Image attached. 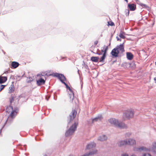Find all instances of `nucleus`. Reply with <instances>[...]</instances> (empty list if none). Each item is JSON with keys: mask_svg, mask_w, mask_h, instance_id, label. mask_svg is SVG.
I'll use <instances>...</instances> for the list:
<instances>
[{"mask_svg": "<svg viewBox=\"0 0 156 156\" xmlns=\"http://www.w3.org/2000/svg\"><path fill=\"white\" fill-rule=\"evenodd\" d=\"M108 121L111 124L114 125L115 126L121 129L126 128L127 126L124 123L120 121L115 119L111 118Z\"/></svg>", "mask_w": 156, "mask_h": 156, "instance_id": "1", "label": "nucleus"}, {"mask_svg": "<svg viewBox=\"0 0 156 156\" xmlns=\"http://www.w3.org/2000/svg\"><path fill=\"white\" fill-rule=\"evenodd\" d=\"M78 124V123L77 122H75L70 127L69 129L66 131L65 134L66 137L70 136L74 133L76 129Z\"/></svg>", "mask_w": 156, "mask_h": 156, "instance_id": "2", "label": "nucleus"}, {"mask_svg": "<svg viewBox=\"0 0 156 156\" xmlns=\"http://www.w3.org/2000/svg\"><path fill=\"white\" fill-rule=\"evenodd\" d=\"M134 112L132 109L127 110L123 115V119L124 120L126 119H129L133 117Z\"/></svg>", "mask_w": 156, "mask_h": 156, "instance_id": "3", "label": "nucleus"}, {"mask_svg": "<svg viewBox=\"0 0 156 156\" xmlns=\"http://www.w3.org/2000/svg\"><path fill=\"white\" fill-rule=\"evenodd\" d=\"M61 80V81L62 83H63L66 86V88L70 91V92L69 94V97L70 98V101H71L72 102H73V101L74 98V94L73 92V91L70 88L65 82H64V80Z\"/></svg>", "mask_w": 156, "mask_h": 156, "instance_id": "4", "label": "nucleus"}, {"mask_svg": "<svg viewBox=\"0 0 156 156\" xmlns=\"http://www.w3.org/2000/svg\"><path fill=\"white\" fill-rule=\"evenodd\" d=\"M77 114L76 111L75 110H73L70 113L69 117L68 118V124L73 120L76 117Z\"/></svg>", "mask_w": 156, "mask_h": 156, "instance_id": "5", "label": "nucleus"}, {"mask_svg": "<svg viewBox=\"0 0 156 156\" xmlns=\"http://www.w3.org/2000/svg\"><path fill=\"white\" fill-rule=\"evenodd\" d=\"M133 151H134L141 152L142 151H150V149H148L145 147L142 146L139 147H133Z\"/></svg>", "mask_w": 156, "mask_h": 156, "instance_id": "6", "label": "nucleus"}, {"mask_svg": "<svg viewBox=\"0 0 156 156\" xmlns=\"http://www.w3.org/2000/svg\"><path fill=\"white\" fill-rule=\"evenodd\" d=\"M16 114L14 115V112H12L11 113H10V115L8 116L7 119L6 123L10 124L12 122L13 119L15 118Z\"/></svg>", "mask_w": 156, "mask_h": 156, "instance_id": "7", "label": "nucleus"}, {"mask_svg": "<svg viewBox=\"0 0 156 156\" xmlns=\"http://www.w3.org/2000/svg\"><path fill=\"white\" fill-rule=\"evenodd\" d=\"M50 75H52L54 76L58 77L59 79L61 81V80H66V78L63 74H59L58 73H55L52 74H50Z\"/></svg>", "mask_w": 156, "mask_h": 156, "instance_id": "8", "label": "nucleus"}, {"mask_svg": "<svg viewBox=\"0 0 156 156\" xmlns=\"http://www.w3.org/2000/svg\"><path fill=\"white\" fill-rule=\"evenodd\" d=\"M119 53V51L118 50V49L115 47V48L112 50L111 52V54L113 57H118V54Z\"/></svg>", "mask_w": 156, "mask_h": 156, "instance_id": "9", "label": "nucleus"}, {"mask_svg": "<svg viewBox=\"0 0 156 156\" xmlns=\"http://www.w3.org/2000/svg\"><path fill=\"white\" fill-rule=\"evenodd\" d=\"M148 149H150V151H151L153 154H156V142H153L151 148Z\"/></svg>", "mask_w": 156, "mask_h": 156, "instance_id": "10", "label": "nucleus"}, {"mask_svg": "<svg viewBox=\"0 0 156 156\" xmlns=\"http://www.w3.org/2000/svg\"><path fill=\"white\" fill-rule=\"evenodd\" d=\"M6 111L8 113H12V112H14V115L16 114L17 113L16 111L15 110H13L12 107L11 106H9L7 107L6 109Z\"/></svg>", "mask_w": 156, "mask_h": 156, "instance_id": "11", "label": "nucleus"}, {"mask_svg": "<svg viewBox=\"0 0 156 156\" xmlns=\"http://www.w3.org/2000/svg\"><path fill=\"white\" fill-rule=\"evenodd\" d=\"M118 145L120 147L128 145L127 140H122L118 142Z\"/></svg>", "mask_w": 156, "mask_h": 156, "instance_id": "12", "label": "nucleus"}, {"mask_svg": "<svg viewBox=\"0 0 156 156\" xmlns=\"http://www.w3.org/2000/svg\"><path fill=\"white\" fill-rule=\"evenodd\" d=\"M128 7L130 11H134L136 9V5L134 4L129 3L128 5Z\"/></svg>", "mask_w": 156, "mask_h": 156, "instance_id": "13", "label": "nucleus"}, {"mask_svg": "<svg viewBox=\"0 0 156 156\" xmlns=\"http://www.w3.org/2000/svg\"><path fill=\"white\" fill-rule=\"evenodd\" d=\"M128 145L131 146L135 145L136 144V141L135 140L133 139H129L127 140Z\"/></svg>", "mask_w": 156, "mask_h": 156, "instance_id": "14", "label": "nucleus"}, {"mask_svg": "<svg viewBox=\"0 0 156 156\" xmlns=\"http://www.w3.org/2000/svg\"><path fill=\"white\" fill-rule=\"evenodd\" d=\"M124 43V42L122 44H120L119 45H118L116 47L118 49V50L119 51V50L122 53L124 52L125 51L123 45Z\"/></svg>", "mask_w": 156, "mask_h": 156, "instance_id": "15", "label": "nucleus"}, {"mask_svg": "<svg viewBox=\"0 0 156 156\" xmlns=\"http://www.w3.org/2000/svg\"><path fill=\"white\" fill-rule=\"evenodd\" d=\"M96 144L94 142H91L88 144L86 147V149H90L96 146Z\"/></svg>", "mask_w": 156, "mask_h": 156, "instance_id": "16", "label": "nucleus"}, {"mask_svg": "<svg viewBox=\"0 0 156 156\" xmlns=\"http://www.w3.org/2000/svg\"><path fill=\"white\" fill-rule=\"evenodd\" d=\"M20 65L19 63L16 62H12L11 64V68L12 69H16Z\"/></svg>", "mask_w": 156, "mask_h": 156, "instance_id": "17", "label": "nucleus"}, {"mask_svg": "<svg viewBox=\"0 0 156 156\" xmlns=\"http://www.w3.org/2000/svg\"><path fill=\"white\" fill-rule=\"evenodd\" d=\"M102 119V117L101 115H99L98 116L92 119V123H94L95 122H97L99 121H101Z\"/></svg>", "mask_w": 156, "mask_h": 156, "instance_id": "18", "label": "nucleus"}, {"mask_svg": "<svg viewBox=\"0 0 156 156\" xmlns=\"http://www.w3.org/2000/svg\"><path fill=\"white\" fill-rule=\"evenodd\" d=\"M45 80L42 78H41L37 81V85L40 86L42 84H44L45 83Z\"/></svg>", "mask_w": 156, "mask_h": 156, "instance_id": "19", "label": "nucleus"}, {"mask_svg": "<svg viewBox=\"0 0 156 156\" xmlns=\"http://www.w3.org/2000/svg\"><path fill=\"white\" fill-rule=\"evenodd\" d=\"M107 139V137L105 135H103L100 136L98 139V140L101 141L106 140Z\"/></svg>", "mask_w": 156, "mask_h": 156, "instance_id": "20", "label": "nucleus"}, {"mask_svg": "<svg viewBox=\"0 0 156 156\" xmlns=\"http://www.w3.org/2000/svg\"><path fill=\"white\" fill-rule=\"evenodd\" d=\"M7 80V78L6 76H0V84L5 82Z\"/></svg>", "mask_w": 156, "mask_h": 156, "instance_id": "21", "label": "nucleus"}, {"mask_svg": "<svg viewBox=\"0 0 156 156\" xmlns=\"http://www.w3.org/2000/svg\"><path fill=\"white\" fill-rule=\"evenodd\" d=\"M106 50L105 51V53L103 54L102 56L99 59V62H105V59L106 56Z\"/></svg>", "mask_w": 156, "mask_h": 156, "instance_id": "22", "label": "nucleus"}, {"mask_svg": "<svg viewBox=\"0 0 156 156\" xmlns=\"http://www.w3.org/2000/svg\"><path fill=\"white\" fill-rule=\"evenodd\" d=\"M133 55L130 52H127L126 53V57L128 59L131 60L133 58Z\"/></svg>", "mask_w": 156, "mask_h": 156, "instance_id": "23", "label": "nucleus"}, {"mask_svg": "<svg viewBox=\"0 0 156 156\" xmlns=\"http://www.w3.org/2000/svg\"><path fill=\"white\" fill-rule=\"evenodd\" d=\"M99 58L98 57L92 56L90 58L91 60L94 62H98Z\"/></svg>", "mask_w": 156, "mask_h": 156, "instance_id": "24", "label": "nucleus"}, {"mask_svg": "<svg viewBox=\"0 0 156 156\" xmlns=\"http://www.w3.org/2000/svg\"><path fill=\"white\" fill-rule=\"evenodd\" d=\"M83 67L82 68H84L85 69V71H87L89 70V68L87 63H86L84 61H83L82 64Z\"/></svg>", "mask_w": 156, "mask_h": 156, "instance_id": "25", "label": "nucleus"}, {"mask_svg": "<svg viewBox=\"0 0 156 156\" xmlns=\"http://www.w3.org/2000/svg\"><path fill=\"white\" fill-rule=\"evenodd\" d=\"M140 5L143 8L145 9H146L148 11H150L151 10V8L147 5L144 4L143 3H140Z\"/></svg>", "mask_w": 156, "mask_h": 156, "instance_id": "26", "label": "nucleus"}, {"mask_svg": "<svg viewBox=\"0 0 156 156\" xmlns=\"http://www.w3.org/2000/svg\"><path fill=\"white\" fill-rule=\"evenodd\" d=\"M9 93H12L14 91V87L13 84H12L9 87Z\"/></svg>", "mask_w": 156, "mask_h": 156, "instance_id": "27", "label": "nucleus"}, {"mask_svg": "<svg viewBox=\"0 0 156 156\" xmlns=\"http://www.w3.org/2000/svg\"><path fill=\"white\" fill-rule=\"evenodd\" d=\"M108 50V47L106 45H104V46L103 47V49L101 50V52H103V53H105V51L106 50V54L107 51Z\"/></svg>", "mask_w": 156, "mask_h": 156, "instance_id": "28", "label": "nucleus"}, {"mask_svg": "<svg viewBox=\"0 0 156 156\" xmlns=\"http://www.w3.org/2000/svg\"><path fill=\"white\" fill-rule=\"evenodd\" d=\"M23 76H20L16 75L15 77V78L17 81H20L22 78Z\"/></svg>", "mask_w": 156, "mask_h": 156, "instance_id": "29", "label": "nucleus"}, {"mask_svg": "<svg viewBox=\"0 0 156 156\" xmlns=\"http://www.w3.org/2000/svg\"><path fill=\"white\" fill-rule=\"evenodd\" d=\"M125 12L126 16H128L129 13V10L128 9H126L125 10Z\"/></svg>", "mask_w": 156, "mask_h": 156, "instance_id": "30", "label": "nucleus"}, {"mask_svg": "<svg viewBox=\"0 0 156 156\" xmlns=\"http://www.w3.org/2000/svg\"><path fill=\"white\" fill-rule=\"evenodd\" d=\"M5 86V85H0V92H1L3 89H4Z\"/></svg>", "mask_w": 156, "mask_h": 156, "instance_id": "31", "label": "nucleus"}, {"mask_svg": "<svg viewBox=\"0 0 156 156\" xmlns=\"http://www.w3.org/2000/svg\"><path fill=\"white\" fill-rule=\"evenodd\" d=\"M119 36L120 37V38H122V39H125V37H126L125 36H124L123 34L122 33H120V34H119Z\"/></svg>", "mask_w": 156, "mask_h": 156, "instance_id": "32", "label": "nucleus"}, {"mask_svg": "<svg viewBox=\"0 0 156 156\" xmlns=\"http://www.w3.org/2000/svg\"><path fill=\"white\" fill-rule=\"evenodd\" d=\"M131 135V133H128L125 134V136L126 137H129Z\"/></svg>", "mask_w": 156, "mask_h": 156, "instance_id": "33", "label": "nucleus"}, {"mask_svg": "<svg viewBox=\"0 0 156 156\" xmlns=\"http://www.w3.org/2000/svg\"><path fill=\"white\" fill-rule=\"evenodd\" d=\"M14 100V99L13 97H12L10 98L9 101L10 103H11Z\"/></svg>", "mask_w": 156, "mask_h": 156, "instance_id": "34", "label": "nucleus"}, {"mask_svg": "<svg viewBox=\"0 0 156 156\" xmlns=\"http://www.w3.org/2000/svg\"><path fill=\"white\" fill-rule=\"evenodd\" d=\"M143 156H151L149 153H148L147 154H144L143 155Z\"/></svg>", "mask_w": 156, "mask_h": 156, "instance_id": "35", "label": "nucleus"}, {"mask_svg": "<svg viewBox=\"0 0 156 156\" xmlns=\"http://www.w3.org/2000/svg\"><path fill=\"white\" fill-rule=\"evenodd\" d=\"M108 25L112 26H113L114 24V23L113 22H111L110 24H109V22H108Z\"/></svg>", "mask_w": 156, "mask_h": 156, "instance_id": "36", "label": "nucleus"}, {"mask_svg": "<svg viewBox=\"0 0 156 156\" xmlns=\"http://www.w3.org/2000/svg\"><path fill=\"white\" fill-rule=\"evenodd\" d=\"M121 156H129V155L127 154H122Z\"/></svg>", "mask_w": 156, "mask_h": 156, "instance_id": "37", "label": "nucleus"}, {"mask_svg": "<svg viewBox=\"0 0 156 156\" xmlns=\"http://www.w3.org/2000/svg\"><path fill=\"white\" fill-rule=\"evenodd\" d=\"M116 38L118 41H121V39L120 38H119V37H118V36H117L116 37Z\"/></svg>", "mask_w": 156, "mask_h": 156, "instance_id": "38", "label": "nucleus"}, {"mask_svg": "<svg viewBox=\"0 0 156 156\" xmlns=\"http://www.w3.org/2000/svg\"><path fill=\"white\" fill-rule=\"evenodd\" d=\"M96 54L99 55H103V54L101 52H97L96 53Z\"/></svg>", "mask_w": 156, "mask_h": 156, "instance_id": "39", "label": "nucleus"}, {"mask_svg": "<svg viewBox=\"0 0 156 156\" xmlns=\"http://www.w3.org/2000/svg\"><path fill=\"white\" fill-rule=\"evenodd\" d=\"M98 43V41H95L94 42V44L95 45H96Z\"/></svg>", "mask_w": 156, "mask_h": 156, "instance_id": "40", "label": "nucleus"}, {"mask_svg": "<svg viewBox=\"0 0 156 156\" xmlns=\"http://www.w3.org/2000/svg\"><path fill=\"white\" fill-rule=\"evenodd\" d=\"M49 98V97H48V98L47 97V96H46V99L47 100V101H48V100Z\"/></svg>", "mask_w": 156, "mask_h": 156, "instance_id": "41", "label": "nucleus"}, {"mask_svg": "<svg viewBox=\"0 0 156 156\" xmlns=\"http://www.w3.org/2000/svg\"><path fill=\"white\" fill-rule=\"evenodd\" d=\"M9 73V72H8V71H5L4 72V73L7 74V73Z\"/></svg>", "mask_w": 156, "mask_h": 156, "instance_id": "42", "label": "nucleus"}, {"mask_svg": "<svg viewBox=\"0 0 156 156\" xmlns=\"http://www.w3.org/2000/svg\"><path fill=\"white\" fill-rule=\"evenodd\" d=\"M81 88H82V86H83V83L81 81Z\"/></svg>", "mask_w": 156, "mask_h": 156, "instance_id": "43", "label": "nucleus"}, {"mask_svg": "<svg viewBox=\"0 0 156 156\" xmlns=\"http://www.w3.org/2000/svg\"><path fill=\"white\" fill-rule=\"evenodd\" d=\"M69 156H75L73 154H71L69 155Z\"/></svg>", "mask_w": 156, "mask_h": 156, "instance_id": "44", "label": "nucleus"}, {"mask_svg": "<svg viewBox=\"0 0 156 156\" xmlns=\"http://www.w3.org/2000/svg\"><path fill=\"white\" fill-rule=\"evenodd\" d=\"M130 156H137L135 154H132V155H131Z\"/></svg>", "mask_w": 156, "mask_h": 156, "instance_id": "45", "label": "nucleus"}, {"mask_svg": "<svg viewBox=\"0 0 156 156\" xmlns=\"http://www.w3.org/2000/svg\"><path fill=\"white\" fill-rule=\"evenodd\" d=\"M3 53H4V54H5V52L3 50H2Z\"/></svg>", "mask_w": 156, "mask_h": 156, "instance_id": "46", "label": "nucleus"}, {"mask_svg": "<svg viewBox=\"0 0 156 156\" xmlns=\"http://www.w3.org/2000/svg\"><path fill=\"white\" fill-rule=\"evenodd\" d=\"M127 3L128 2V0H124Z\"/></svg>", "mask_w": 156, "mask_h": 156, "instance_id": "47", "label": "nucleus"}, {"mask_svg": "<svg viewBox=\"0 0 156 156\" xmlns=\"http://www.w3.org/2000/svg\"><path fill=\"white\" fill-rule=\"evenodd\" d=\"M136 2H138L139 1V0H136Z\"/></svg>", "mask_w": 156, "mask_h": 156, "instance_id": "48", "label": "nucleus"}, {"mask_svg": "<svg viewBox=\"0 0 156 156\" xmlns=\"http://www.w3.org/2000/svg\"><path fill=\"white\" fill-rule=\"evenodd\" d=\"M79 70H78V73L79 74Z\"/></svg>", "mask_w": 156, "mask_h": 156, "instance_id": "49", "label": "nucleus"}, {"mask_svg": "<svg viewBox=\"0 0 156 156\" xmlns=\"http://www.w3.org/2000/svg\"><path fill=\"white\" fill-rule=\"evenodd\" d=\"M44 156H47V155H44Z\"/></svg>", "mask_w": 156, "mask_h": 156, "instance_id": "50", "label": "nucleus"}, {"mask_svg": "<svg viewBox=\"0 0 156 156\" xmlns=\"http://www.w3.org/2000/svg\"><path fill=\"white\" fill-rule=\"evenodd\" d=\"M155 65H156V62H155Z\"/></svg>", "mask_w": 156, "mask_h": 156, "instance_id": "51", "label": "nucleus"}]
</instances>
